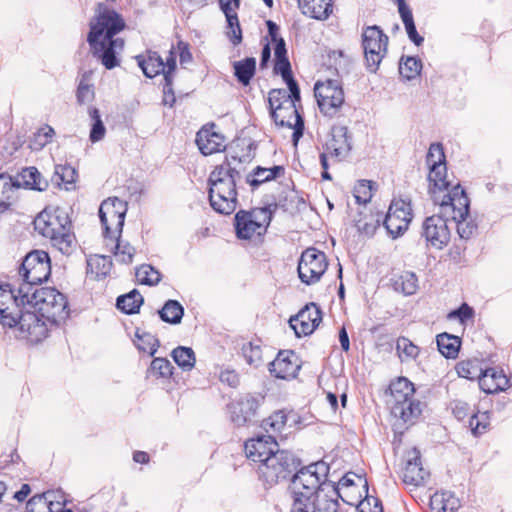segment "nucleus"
I'll list each match as a JSON object with an SVG mask.
<instances>
[{
  "instance_id": "de8ad7c7",
  "label": "nucleus",
  "mask_w": 512,
  "mask_h": 512,
  "mask_svg": "<svg viewBox=\"0 0 512 512\" xmlns=\"http://www.w3.org/2000/svg\"><path fill=\"white\" fill-rule=\"evenodd\" d=\"M396 350L401 362L415 360L419 355V347L406 337H399L396 342Z\"/></svg>"
},
{
  "instance_id": "9d476101",
  "label": "nucleus",
  "mask_w": 512,
  "mask_h": 512,
  "mask_svg": "<svg viewBox=\"0 0 512 512\" xmlns=\"http://www.w3.org/2000/svg\"><path fill=\"white\" fill-rule=\"evenodd\" d=\"M389 37L377 26L363 28L361 45L363 48L366 68L371 73H376L388 51Z\"/></svg>"
},
{
  "instance_id": "8fccbe9b",
  "label": "nucleus",
  "mask_w": 512,
  "mask_h": 512,
  "mask_svg": "<svg viewBox=\"0 0 512 512\" xmlns=\"http://www.w3.org/2000/svg\"><path fill=\"white\" fill-rule=\"evenodd\" d=\"M137 280L143 285H157L161 281L160 272L149 264H142L136 268Z\"/></svg>"
},
{
  "instance_id": "bb28decb",
  "label": "nucleus",
  "mask_w": 512,
  "mask_h": 512,
  "mask_svg": "<svg viewBox=\"0 0 512 512\" xmlns=\"http://www.w3.org/2000/svg\"><path fill=\"white\" fill-rule=\"evenodd\" d=\"M509 379L503 371L495 368H488L479 377V386L487 394H493L505 390L508 387Z\"/></svg>"
},
{
  "instance_id": "7ed1b4c3",
  "label": "nucleus",
  "mask_w": 512,
  "mask_h": 512,
  "mask_svg": "<svg viewBox=\"0 0 512 512\" xmlns=\"http://www.w3.org/2000/svg\"><path fill=\"white\" fill-rule=\"evenodd\" d=\"M34 229L48 238L51 245L62 254L69 255L75 248L76 239L71 232V221L63 210L56 209L54 213L42 211L34 220Z\"/></svg>"
},
{
  "instance_id": "49530a36",
  "label": "nucleus",
  "mask_w": 512,
  "mask_h": 512,
  "mask_svg": "<svg viewBox=\"0 0 512 512\" xmlns=\"http://www.w3.org/2000/svg\"><path fill=\"white\" fill-rule=\"evenodd\" d=\"M88 114L92 120L89 139L92 143L101 141L105 136L106 128L101 119L100 112L97 108L90 107Z\"/></svg>"
},
{
  "instance_id": "c756f323",
  "label": "nucleus",
  "mask_w": 512,
  "mask_h": 512,
  "mask_svg": "<svg viewBox=\"0 0 512 512\" xmlns=\"http://www.w3.org/2000/svg\"><path fill=\"white\" fill-rule=\"evenodd\" d=\"M284 173L285 169L283 166H273L271 168L258 166L246 176V182L254 189L262 183L269 182L283 176Z\"/></svg>"
},
{
  "instance_id": "a878e982",
  "label": "nucleus",
  "mask_w": 512,
  "mask_h": 512,
  "mask_svg": "<svg viewBox=\"0 0 512 512\" xmlns=\"http://www.w3.org/2000/svg\"><path fill=\"white\" fill-rule=\"evenodd\" d=\"M171 52H173V55L176 58V52L172 47L169 51V56L166 58V62L163 61L162 57L157 52H149L147 57L140 55L137 56L136 59L139 67L142 69L146 77L153 78L162 73L165 78V72L168 71V59L171 57Z\"/></svg>"
},
{
  "instance_id": "864d4df0",
  "label": "nucleus",
  "mask_w": 512,
  "mask_h": 512,
  "mask_svg": "<svg viewBox=\"0 0 512 512\" xmlns=\"http://www.w3.org/2000/svg\"><path fill=\"white\" fill-rule=\"evenodd\" d=\"M227 21L226 35L234 46L242 42V30L240 27L237 13L228 14L225 16Z\"/></svg>"
},
{
  "instance_id": "6e6552de",
  "label": "nucleus",
  "mask_w": 512,
  "mask_h": 512,
  "mask_svg": "<svg viewBox=\"0 0 512 512\" xmlns=\"http://www.w3.org/2000/svg\"><path fill=\"white\" fill-rule=\"evenodd\" d=\"M393 397L392 415L403 424L413 425L422 413L420 401L414 398V386L407 378H399L390 386Z\"/></svg>"
},
{
  "instance_id": "4d7b16f0",
  "label": "nucleus",
  "mask_w": 512,
  "mask_h": 512,
  "mask_svg": "<svg viewBox=\"0 0 512 512\" xmlns=\"http://www.w3.org/2000/svg\"><path fill=\"white\" fill-rule=\"evenodd\" d=\"M287 414L283 410L275 411L262 421V427L268 432H280L286 425Z\"/></svg>"
},
{
  "instance_id": "69168bd1",
  "label": "nucleus",
  "mask_w": 512,
  "mask_h": 512,
  "mask_svg": "<svg viewBox=\"0 0 512 512\" xmlns=\"http://www.w3.org/2000/svg\"><path fill=\"white\" fill-rule=\"evenodd\" d=\"M76 97L80 104L92 101L94 98L92 85H89L84 79H82L78 85Z\"/></svg>"
},
{
  "instance_id": "c85d7f7f",
  "label": "nucleus",
  "mask_w": 512,
  "mask_h": 512,
  "mask_svg": "<svg viewBox=\"0 0 512 512\" xmlns=\"http://www.w3.org/2000/svg\"><path fill=\"white\" fill-rule=\"evenodd\" d=\"M451 212L452 220L456 223L457 232L462 239H469L476 231L477 226L473 221H467L469 213V204L466 213H462L455 205H447L446 209H441V213L448 214Z\"/></svg>"
},
{
  "instance_id": "338daca9",
  "label": "nucleus",
  "mask_w": 512,
  "mask_h": 512,
  "mask_svg": "<svg viewBox=\"0 0 512 512\" xmlns=\"http://www.w3.org/2000/svg\"><path fill=\"white\" fill-rule=\"evenodd\" d=\"M474 316V310L467 304L463 303L458 309H455L448 314V319H458L461 323H465L468 319Z\"/></svg>"
},
{
  "instance_id": "6ab92c4d",
  "label": "nucleus",
  "mask_w": 512,
  "mask_h": 512,
  "mask_svg": "<svg viewBox=\"0 0 512 512\" xmlns=\"http://www.w3.org/2000/svg\"><path fill=\"white\" fill-rule=\"evenodd\" d=\"M278 443L271 435H261L248 440L244 450L246 457L252 462L262 465L278 451Z\"/></svg>"
},
{
  "instance_id": "a211bd4d",
  "label": "nucleus",
  "mask_w": 512,
  "mask_h": 512,
  "mask_svg": "<svg viewBox=\"0 0 512 512\" xmlns=\"http://www.w3.org/2000/svg\"><path fill=\"white\" fill-rule=\"evenodd\" d=\"M322 321V312L315 303L307 304L297 315L289 320L291 328L297 337L310 335Z\"/></svg>"
},
{
  "instance_id": "5fc2aeb1",
  "label": "nucleus",
  "mask_w": 512,
  "mask_h": 512,
  "mask_svg": "<svg viewBox=\"0 0 512 512\" xmlns=\"http://www.w3.org/2000/svg\"><path fill=\"white\" fill-rule=\"evenodd\" d=\"M355 227L358 232L365 236H372L379 226V220L375 219L372 214L360 213L359 219H354Z\"/></svg>"
},
{
  "instance_id": "5701e85b",
  "label": "nucleus",
  "mask_w": 512,
  "mask_h": 512,
  "mask_svg": "<svg viewBox=\"0 0 512 512\" xmlns=\"http://www.w3.org/2000/svg\"><path fill=\"white\" fill-rule=\"evenodd\" d=\"M351 148V137L348 134V128L343 125H334L331 129V138L324 147L330 158L339 162L348 156Z\"/></svg>"
},
{
  "instance_id": "a18cd8bd",
  "label": "nucleus",
  "mask_w": 512,
  "mask_h": 512,
  "mask_svg": "<svg viewBox=\"0 0 512 512\" xmlns=\"http://www.w3.org/2000/svg\"><path fill=\"white\" fill-rule=\"evenodd\" d=\"M399 10V13H400V16L402 18V21L404 23V26H405V29H406V32H407V35L409 37V39L417 46L421 45L424 41L423 37H421L417 30H416V26H415V23H414V20H413V15H412V12L411 10L409 9L408 6H402L400 7Z\"/></svg>"
},
{
  "instance_id": "c03bdc74",
  "label": "nucleus",
  "mask_w": 512,
  "mask_h": 512,
  "mask_svg": "<svg viewBox=\"0 0 512 512\" xmlns=\"http://www.w3.org/2000/svg\"><path fill=\"white\" fill-rule=\"evenodd\" d=\"M175 363L185 371H190L196 362L195 353L192 348L178 346L172 351Z\"/></svg>"
},
{
  "instance_id": "3c124183",
  "label": "nucleus",
  "mask_w": 512,
  "mask_h": 512,
  "mask_svg": "<svg viewBox=\"0 0 512 512\" xmlns=\"http://www.w3.org/2000/svg\"><path fill=\"white\" fill-rule=\"evenodd\" d=\"M422 69V63L415 57H406L401 59L399 63V73L407 80L416 78Z\"/></svg>"
},
{
  "instance_id": "0eeeda50",
  "label": "nucleus",
  "mask_w": 512,
  "mask_h": 512,
  "mask_svg": "<svg viewBox=\"0 0 512 512\" xmlns=\"http://www.w3.org/2000/svg\"><path fill=\"white\" fill-rule=\"evenodd\" d=\"M19 293L26 298L34 288L39 287L48 280L51 274V262L48 253L44 250H33L23 259L19 267Z\"/></svg>"
},
{
  "instance_id": "13d9d810",
  "label": "nucleus",
  "mask_w": 512,
  "mask_h": 512,
  "mask_svg": "<svg viewBox=\"0 0 512 512\" xmlns=\"http://www.w3.org/2000/svg\"><path fill=\"white\" fill-rule=\"evenodd\" d=\"M242 354L249 365L258 367L262 362V350L259 345H254L251 342L244 344Z\"/></svg>"
},
{
  "instance_id": "72a5a7b5",
  "label": "nucleus",
  "mask_w": 512,
  "mask_h": 512,
  "mask_svg": "<svg viewBox=\"0 0 512 512\" xmlns=\"http://www.w3.org/2000/svg\"><path fill=\"white\" fill-rule=\"evenodd\" d=\"M436 342L439 352L444 357L448 359H454L457 357L461 345L459 337L448 333H442L437 336Z\"/></svg>"
},
{
  "instance_id": "dca6fc26",
  "label": "nucleus",
  "mask_w": 512,
  "mask_h": 512,
  "mask_svg": "<svg viewBox=\"0 0 512 512\" xmlns=\"http://www.w3.org/2000/svg\"><path fill=\"white\" fill-rule=\"evenodd\" d=\"M275 124L293 129L292 140L296 146L304 132V119L299 112L297 103L287 102L280 109L270 113Z\"/></svg>"
},
{
  "instance_id": "412c9836",
  "label": "nucleus",
  "mask_w": 512,
  "mask_h": 512,
  "mask_svg": "<svg viewBox=\"0 0 512 512\" xmlns=\"http://www.w3.org/2000/svg\"><path fill=\"white\" fill-rule=\"evenodd\" d=\"M28 306L21 309L18 321V328L24 334L23 336L31 341H40L46 337L47 328L45 323L41 320L39 313Z\"/></svg>"
},
{
  "instance_id": "e433bc0d",
  "label": "nucleus",
  "mask_w": 512,
  "mask_h": 512,
  "mask_svg": "<svg viewBox=\"0 0 512 512\" xmlns=\"http://www.w3.org/2000/svg\"><path fill=\"white\" fill-rule=\"evenodd\" d=\"M143 304V296L136 289L117 298L116 306L126 314L137 313Z\"/></svg>"
},
{
  "instance_id": "39448f33",
  "label": "nucleus",
  "mask_w": 512,
  "mask_h": 512,
  "mask_svg": "<svg viewBox=\"0 0 512 512\" xmlns=\"http://www.w3.org/2000/svg\"><path fill=\"white\" fill-rule=\"evenodd\" d=\"M429 192L433 202L446 209L447 205H455L462 213H466L468 196L459 184L449 190L450 183L446 180V164L436 165L429 168Z\"/></svg>"
},
{
  "instance_id": "052dcab7",
  "label": "nucleus",
  "mask_w": 512,
  "mask_h": 512,
  "mask_svg": "<svg viewBox=\"0 0 512 512\" xmlns=\"http://www.w3.org/2000/svg\"><path fill=\"white\" fill-rule=\"evenodd\" d=\"M172 370L173 366L171 362L165 358H154L151 362L150 371L157 377H170Z\"/></svg>"
},
{
  "instance_id": "b1692460",
  "label": "nucleus",
  "mask_w": 512,
  "mask_h": 512,
  "mask_svg": "<svg viewBox=\"0 0 512 512\" xmlns=\"http://www.w3.org/2000/svg\"><path fill=\"white\" fill-rule=\"evenodd\" d=\"M300 365L293 351H280L277 357L269 364L271 375L279 379H291L296 377Z\"/></svg>"
},
{
  "instance_id": "f8f14e48",
  "label": "nucleus",
  "mask_w": 512,
  "mask_h": 512,
  "mask_svg": "<svg viewBox=\"0 0 512 512\" xmlns=\"http://www.w3.org/2000/svg\"><path fill=\"white\" fill-rule=\"evenodd\" d=\"M126 212L127 203L117 197H110L101 203L99 218L106 242H114L116 236H121Z\"/></svg>"
},
{
  "instance_id": "79ce46f5",
  "label": "nucleus",
  "mask_w": 512,
  "mask_h": 512,
  "mask_svg": "<svg viewBox=\"0 0 512 512\" xmlns=\"http://www.w3.org/2000/svg\"><path fill=\"white\" fill-rule=\"evenodd\" d=\"M112 261L108 256H95L87 261V271L96 279L105 278L111 271Z\"/></svg>"
},
{
  "instance_id": "0e129e2a",
  "label": "nucleus",
  "mask_w": 512,
  "mask_h": 512,
  "mask_svg": "<svg viewBox=\"0 0 512 512\" xmlns=\"http://www.w3.org/2000/svg\"><path fill=\"white\" fill-rule=\"evenodd\" d=\"M417 277L414 273L406 272L400 277V283L397 282V285H400L401 291L405 295H412L417 290Z\"/></svg>"
},
{
  "instance_id": "09e8293b",
  "label": "nucleus",
  "mask_w": 512,
  "mask_h": 512,
  "mask_svg": "<svg viewBox=\"0 0 512 512\" xmlns=\"http://www.w3.org/2000/svg\"><path fill=\"white\" fill-rule=\"evenodd\" d=\"M22 184L30 189L42 191L47 185L41 177V174L35 167H28L22 170L21 174Z\"/></svg>"
},
{
  "instance_id": "c9c22d12",
  "label": "nucleus",
  "mask_w": 512,
  "mask_h": 512,
  "mask_svg": "<svg viewBox=\"0 0 512 512\" xmlns=\"http://www.w3.org/2000/svg\"><path fill=\"white\" fill-rule=\"evenodd\" d=\"M23 293H19V286L13 287L9 290L0 287V313H5L10 310V307H25V298L22 297Z\"/></svg>"
},
{
  "instance_id": "4c0bfd02",
  "label": "nucleus",
  "mask_w": 512,
  "mask_h": 512,
  "mask_svg": "<svg viewBox=\"0 0 512 512\" xmlns=\"http://www.w3.org/2000/svg\"><path fill=\"white\" fill-rule=\"evenodd\" d=\"M176 69V59L171 52V57L168 59V71L165 72V79L163 84V99L162 103L165 106L172 107L176 101L173 90V73Z\"/></svg>"
},
{
  "instance_id": "4468645a",
  "label": "nucleus",
  "mask_w": 512,
  "mask_h": 512,
  "mask_svg": "<svg viewBox=\"0 0 512 512\" xmlns=\"http://www.w3.org/2000/svg\"><path fill=\"white\" fill-rule=\"evenodd\" d=\"M328 267L327 257L324 252L310 247L304 250L298 262V275L306 285L317 283Z\"/></svg>"
},
{
  "instance_id": "e2e57ef3",
  "label": "nucleus",
  "mask_w": 512,
  "mask_h": 512,
  "mask_svg": "<svg viewBox=\"0 0 512 512\" xmlns=\"http://www.w3.org/2000/svg\"><path fill=\"white\" fill-rule=\"evenodd\" d=\"M55 134L54 129L49 126L45 125L41 127L37 133L34 135V140L32 141L31 147L33 149H41L45 145H47L49 142H51L53 135Z\"/></svg>"
},
{
  "instance_id": "603ef678",
  "label": "nucleus",
  "mask_w": 512,
  "mask_h": 512,
  "mask_svg": "<svg viewBox=\"0 0 512 512\" xmlns=\"http://www.w3.org/2000/svg\"><path fill=\"white\" fill-rule=\"evenodd\" d=\"M14 185L11 178L3 174L0 175V213L8 209L14 194Z\"/></svg>"
},
{
  "instance_id": "bf43d9fd",
  "label": "nucleus",
  "mask_w": 512,
  "mask_h": 512,
  "mask_svg": "<svg viewBox=\"0 0 512 512\" xmlns=\"http://www.w3.org/2000/svg\"><path fill=\"white\" fill-rule=\"evenodd\" d=\"M372 181L360 180L354 187V197L358 204H366L372 197Z\"/></svg>"
},
{
  "instance_id": "a19ab883",
  "label": "nucleus",
  "mask_w": 512,
  "mask_h": 512,
  "mask_svg": "<svg viewBox=\"0 0 512 512\" xmlns=\"http://www.w3.org/2000/svg\"><path fill=\"white\" fill-rule=\"evenodd\" d=\"M53 495L51 491L34 495L26 504V512H56L53 510Z\"/></svg>"
},
{
  "instance_id": "f704fd0d",
  "label": "nucleus",
  "mask_w": 512,
  "mask_h": 512,
  "mask_svg": "<svg viewBox=\"0 0 512 512\" xmlns=\"http://www.w3.org/2000/svg\"><path fill=\"white\" fill-rule=\"evenodd\" d=\"M234 75L242 85H248L256 72V60L253 57H247L236 61L233 64Z\"/></svg>"
},
{
  "instance_id": "f257e3e1",
  "label": "nucleus",
  "mask_w": 512,
  "mask_h": 512,
  "mask_svg": "<svg viewBox=\"0 0 512 512\" xmlns=\"http://www.w3.org/2000/svg\"><path fill=\"white\" fill-rule=\"evenodd\" d=\"M122 16L109 9L106 4L98 3L95 17L90 22L87 41L94 57L98 58L106 69L119 65L118 55L124 49V40L115 37L125 28Z\"/></svg>"
},
{
  "instance_id": "cd10ccee",
  "label": "nucleus",
  "mask_w": 512,
  "mask_h": 512,
  "mask_svg": "<svg viewBox=\"0 0 512 512\" xmlns=\"http://www.w3.org/2000/svg\"><path fill=\"white\" fill-rule=\"evenodd\" d=\"M298 6L304 15L317 20L327 19L333 11L332 0H298Z\"/></svg>"
},
{
  "instance_id": "f3484780",
  "label": "nucleus",
  "mask_w": 512,
  "mask_h": 512,
  "mask_svg": "<svg viewBox=\"0 0 512 512\" xmlns=\"http://www.w3.org/2000/svg\"><path fill=\"white\" fill-rule=\"evenodd\" d=\"M422 236L427 244L436 249H443L450 241V229L447 219L441 215L427 217L422 225Z\"/></svg>"
},
{
  "instance_id": "423d86ee",
  "label": "nucleus",
  "mask_w": 512,
  "mask_h": 512,
  "mask_svg": "<svg viewBox=\"0 0 512 512\" xmlns=\"http://www.w3.org/2000/svg\"><path fill=\"white\" fill-rule=\"evenodd\" d=\"M26 306L35 309L50 322L57 323L68 316V302L64 294L52 287H36L25 298Z\"/></svg>"
},
{
  "instance_id": "774afa93",
  "label": "nucleus",
  "mask_w": 512,
  "mask_h": 512,
  "mask_svg": "<svg viewBox=\"0 0 512 512\" xmlns=\"http://www.w3.org/2000/svg\"><path fill=\"white\" fill-rule=\"evenodd\" d=\"M21 309L19 307H10V310H6L5 313H0V323L7 327H16L18 325V317Z\"/></svg>"
},
{
  "instance_id": "ddd939ff",
  "label": "nucleus",
  "mask_w": 512,
  "mask_h": 512,
  "mask_svg": "<svg viewBox=\"0 0 512 512\" xmlns=\"http://www.w3.org/2000/svg\"><path fill=\"white\" fill-rule=\"evenodd\" d=\"M314 94L319 109L325 116L334 117L344 104V92L338 80L316 82Z\"/></svg>"
},
{
  "instance_id": "20e7f679",
  "label": "nucleus",
  "mask_w": 512,
  "mask_h": 512,
  "mask_svg": "<svg viewBox=\"0 0 512 512\" xmlns=\"http://www.w3.org/2000/svg\"><path fill=\"white\" fill-rule=\"evenodd\" d=\"M328 473L329 466L323 461L312 463L293 473L291 488L294 499H308L316 503H325V500H329L324 494Z\"/></svg>"
},
{
  "instance_id": "6e6d98bb",
  "label": "nucleus",
  "mask_w": 512,
  "mask_h": 512,
  "mask_svg": "<svg viewBox=\"0 0 512 512\" xmlns=\"http://www.w3.org/2000/svg\"><path fill=\"white\" fill-rule=\"evenodd\" d=\"M136 337L138 339L137 348L143 352H147L150 356H153L160 343L159 340L152 334L143 332L142 334L139 331H136Z\"/></svg>"
},
{
  "instance_id": "2f4dec72",
  "label": "nucleus",
  "mask_w": 512,
  "mask_h": 512,
  "mask_svg": "<svg viewBox=\"0 0 512 512\" xmlns=\"http://www.w3.org/2000/svg\"><path fill=\"white\" fill-rule=\"evenodd\" d=\"M337 500H325V503L310 502L308 499H294L290 512H335Z\"/></svg>"
},
{
  "instance_id": "4be33fe9",
  "label": "nucleus",
  "mask_w": 512,
  "mask_h": 512,
  "mask_svg": "<svg viewBox=\"0 0 512 512\" xmlns=\"http://www.w3.org/2000/svg\"><path fill=\"white\" fill-rule=\"evenodd\" d=\"M258 406L257 399L250 395L233 400L228 405L231 421L238 427L250 424L256 415Z\"/></svg>"
},
{
  "instance_id": "37998d69",
  "label": "nucleus",
  "mask_w": 512,
  "mask_h": 512,
  "mask_svg": "<svg viewBox=\"0 0 512 512\" xmlns=\"http://www.w3.org/2000/svg\"><path fill=\"white\" fill-rule=\"evenodd\" d=\"M300 99V96L295 99L293 93L287 92L285 89H272L268 96L270 113L274 112L275 109L282 108L287 102L299 103Z\"/></svg>"
},
{
  "instance_id": "9b49d317",
  "label": "nucleus",
  "mask_w": 512,
  "mask_h": 512,
  "mask_svg": "<svg viewBox=\"0 0 512 512\" xmlns=\"http://www.w3.org/2000/svg\"><path fill=\"white\" fill-rule=\"evenodd\" d=\"M272 220L270 207L254 208L250 211L240 210L235 215L236 235L240 239L262 236Z\"/></svg>"
},
{
  "instance_id": "2eb2a0df",
  "label": "nucleus",
  "mask_w": 512,
  "mask_h": 512,
  "mask_svg": "<svg viewBox=\"0 0 512 512\" xmlns=\"http://www.w3.org/2000/svg\"><path fill=\"white\" fill-rule=\"evenodd\" d=\"M412 220V209L409 202L402 199L393 200L383 221L387 232L392 238L404 234Z\"/></svg>"
},
{
  "instance_id": "1a4fd4ad",
  "label": "nucleus",
  "mask_w": 512,
  "mask_h": 512,
  "mask_svg": "<svg viewBox=\"0 0 512 512\" xmlns=\"http://www.w3.org/2000/svg\"><path fill=\"white\" fill-rule=\"evenodd\" d=\"M300 465V459L293 452L278 449L266 463L257 465V471L265 484L273 486L292 477Z\"/></svg>"
},
{
  "instance_id": "58836bf2",
  "label": "nucleus",
  "mask_w": 512,
  "mask_h": 512,
  "mask_svg": "<svg viewBox=\"0 0 512 512\" xmlns=\"http://www.w3.org/2000/svg\"><path fill=\"white\" fill-rule=\"evenodd\" d=\"M274 71L279 73L286 82L288 89L293 93V97H299V86L292 76L291 65L288 58L275 59Z\"/></svg>"
},
{
  "instance_id": "393cba45",
  "label": "nucleus",
  "mask_w": 512,
  "mask_h": 512,
  "mask_svg": "<svg viewBox=\"0 0 512 512\" xmlns=\"http://www.w3.org/2000/svg\"><path fill=\"white\" fill-rule=\"evenodd\" d=\"M215 124L203 126L196 135V144L203 155L218 153L224 149V136L215 131Z\"/></svg>"
},
{
  "instance_id": "473e14b6",
  "label": "nucleus",
  "mask_w": 512,
  "mask_h": 512,
  "mask_svg": "<svg viewBox=\"0 0 512 512\" xmlns=\"http://www.w3.org/2000/svg\"><path fill=\"white\" fill-rule=\"evenodd\" d=\"M121 236H116L114 242L105 241L106 247L114 254L116 260L123 264H130L133 261L135 248L127 242H123Z\"/></svg>"
},
{
  "instance_id": "aec40b11",
  "label": "nucleus",
  "mask_w": 512,
  "mask_h": 512,
  "mask_svg": "<svg viewBox=\"0 0 512 512\" xmlns=\"http://www.w3.org/2000/svg\"><path fill=\"white\" fill-rule=\"evenodd\" d=\"M429 472L422 466L420 451L412 448L405 456V466L402 470V480L405 485L419 487L425 484Z\"/></svg>"
},
{
  "instance_id": "7c9ffc66",
  "label": "nucleus",
  "mask_w": 512,
  "mask_h": 512,
  "mask_svg": "<svg viewBox=\"0 0 512 512\" xmlns=\"http://www.w3.org/2000/svg\"><path fill=\"white\" fill-rule=\"evenodd\" d=\"M430 506L436 512H455L460 507V501L451 492L442 491L431 496Z\"/></svg>"
},
{
  "instance_id": "680f3d73",
  "label": "nucleus",
  "mask_w": 512,
  "mask_h": 512,
  "mask_svg": "<svg viewBox=\"0 0 512 512\" xmlns=\"http://www.w3.org/2000/svg\"><path fill=\"white\" fill-rule=\"evenodd\" d=\"M426 162L429 168L436 165L446 164L443 147L440 143H432L429 147Z\"/></svg>"
},
{
  "instance_id": "ea45409f",
  "label": "nucleus",
  "mask_w": 512,
  "mask_h": 512,
  "mask_svg": "<svg viewBox=\"0 0 512 512\" xmlns=\"http://www.w3.org/2000/svg\"><path fill=\"white\" fill-rule=\"evenodd\" d=\"M162 321L169 324H179L184 315V308L177 300H168L162 309L158 310Z\"/></svg>"
},
{
  "instance_id": "f03ea898",
  "label": "nucleus",
  "mask_w": 512,
  "mask_h": 512,
  "mask_svg": "<svg viewBox=\"0 0 512 512\" xmlns=\"http://www.w3.org/2000/svg\"><path fill=\"white\" fill-rule=\"evenodd\" d=\"M245 171L243 160L236 155H226L225 160L210 173L209 201L220 214L229 215L237 207V183Z\"/></svg>"
}]
</instances>
